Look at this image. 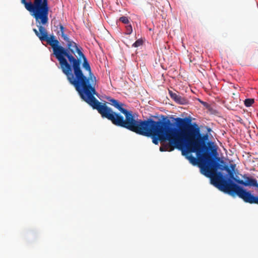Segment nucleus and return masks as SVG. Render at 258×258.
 Returning <instances> with one entry per match:
<instances>
[{"label":"nucleus","instance_id":"nucleus-1","mask_svg":"<svg viewBox=\"0 0 258 258\" xmlns=\"http://www.w3.org/2000/svg\"><path fill=\"white\" fill-rule=\"evenodd\" d=\"M106 99L125 116L124 118L105 104H102L96 110L103 118L110 120L114 125L140 135L151 137L155 145H158L159 141L162 143L167 141L168 144L160 146V151H172L177 149L192 164L198 162L201 164L204 159L208 158L207 154L201 156V153L204 151L203 140H208V136L201 134L199 127L196 124H191L189 118H175L174 120L178 127L177 128L173 127L167 116L162 115V119L158 120L152 118L140 119L136 117L133 111L123 108V103L110 97H106Z\"/></svg>","mask_w":258,"mask_h":258},{"label":"nucleus","instance_id":"nucleus-2","mask_svg":"<svg viewBox=\"0 0 258 258\" xmlns=\"http://www.w3.org/2000/svg\"><path fill=\"white\" fill-rule=\"evenodd\" d=\"M64 41L67 43V48L59 45L58 40L53 39L51 45L53 54L68 81L75 87L82 99L96 109L102 104L94 96L96 94V78L77 44L69 37Z\"/></svg>","mask_w":258,"mask_h":258},{"label":"nucleus","instance_id":"nucleus-3","mask_svg":"<svg viewBox=\"0 0 258 258\" xmlns=\"http://www.w3.org/2000/svg\"><path fill=\"white\" fill-rule=\"evenodd\" d=\"M207 140H203L204 146V151H202L201 156L204 154L208 155V158L204 159L201 164L198 162L193 165H198L201 173L206 176L211 178L212 183L221 190L229 194L232 196L235 195L242 199L245 203L251 204L257 203H253L252 200L254 198H257L258 196H254L249 191H247L242 187H241L236 183L233 182L230 179H226L224 178L223 174L220 172H217V169L226 170L229 174L230 177L234 179L233 171L235 168V164H230V169L227 165H223L218 163L214 158L212 153L214 152L210 151L209 147L206 144Z\"/></svg>","mask_w":258,"mask_h":258},{"label":"nucleus","instance_id":"nucleus-4","mask_svg":"<svg viewBox=\"0 0 258 258\" xmlns=\"http://www.w3.org/2000/svg\"><path fill=\"white\" fill-rule=\"evenodd\" d=\"M21 3L25 6V9L28 11L35 18L39 31L33 29L36 35L41 41H45L51 46L54 36H48L46 29L42 26L48 23L49 6L47 0H34L33 3L31 0H21Z\"/></svg>","mask_w":258,"mask_h":258},{"label":"nucleus","instance_id":"nucleus-5","mask_svg":"<svg viewBox=\"0 0 258 258\" xmlns=\"http://www.w3.org/2000/svg\"><path fill=\"white\" fill-rule=\"evenodd\" d=\"M244 180L235 178L234 181L237 184L244 185L245 186H253L255 187L258 190V183L255 178L248 177L246 174H244L242 176Z\"/></svg>","mask_w":258,"mask_h":258},{"label":"nucleus","instance_id":"nucleus-6","mask_svg":"<svg viewBox=\"0 0 258 258\" xmlns=\"http://www.w3.org/2000/svg\"><path fill=\"white\" fill-rule=\"evenodd\" d=\"M168 92L170 98L176 103L179 104H185L187 103V100L184 97L180 96L178 92H173L170 90Z\"/></svg>","mask_w":258,"mask_h":258},{"label":"nucleus","instance_id":"nucleus-7","mask_svg":"<svg viewBox=\"0 0 258 258\" xmlns=\"http://www.w3.org/2000/svg\"><path fill=\"white\" fill-rule=\"evenodd\" d=\"M54 31L58 36H61L64 40H68V36L64 34L66 28L59 23L58 25H54Z\"/></svg>","mask_w":258,"mask_h":258},{"label":"nucleus","instance_id":"nucleus-8","mask_svg":"<svg viewBox=\"0 0 258 258\" xmlns=\"http://www.w3.org/2000/svg\"><path fill=\"white\" fill-rule=\"evenodd\" d=\"M254 99L248 98L244 100V105L246 107H250L254 103Z\"/></svg>","mask_w":258,"mask_h":258},{"label":"nucleus","instance_id":"nucleus-9","mask_svg":"<svg viewBox=\"0 0 258 258\" xmlns=\"http://www.w3.org/2000/svg\"><path fill=\"white\" fill-rule=\"evenodd\" d=\"M143 44V41L141 39H138L135 43L132 45V47H138L142 46Z\"/></svg>","mask_w":258,"mask_h":258},{"label":"nucleus","instance_id":"nucleus-10","mask_svg":"<svg viewBox=\"0 0 258 258\" xmlns=\"http://www.w3.org/2000/svg\"><path fill=\"white\" fill-rule=\"evenodd\" d=\"M133 32V28L131 25H128L125 26V34L126 35L131 34Z\"/></svg>","mask_w":258,"mask_h":258},{"label":"nucleus","instance_id":"nucleus-11","mask_svg":"<svg viewBox=\"0 0 258 258\" xmlns=\"http://www.w3.org/2000/svg\"><path fill=\"white\" fill-rule=\"evenodd\" d=\"M119 21L124 24H128L129 23L128 19L127 17L122 16L119 18Z\"/></svg>","mask_w":258,"mask_h":258},{"label":"nucleus","instance_id":"nucleus-12","mask_svg":"<svg viewBox=\"0 0 258 258\" xmlns=\"http://www.w3.org/2000/svg\"><path fill=\"white\" fill-rule=\"evenodd\" d=\"M252 201L253 202V203H257V205H258V198H254L252 199Z\"/></svg>","mask_w":258,"mask_h":258},{"label":"nucleus","instance_id":"nucleus-13","mask_svg":"<svg viewBox=\"0 0 258 258\" xmlns=\"http://www.w3.org/2000/svg\"><path fill=\"white\" fill-rule=\"evenodd\" d=\"M216 159H217V161H218L220 160V158H219V157H217V158H216Z\"/></svg>","mask_w":258,"mask_h":258},{"label":"nucleus","instance_id":"nucleus-14","mask_svg":"<svg viewBox=\"0 0 258 258\" xmlns=\"http://www.w3.org/2000/svg\"><path fill=\"white\" fill-rule=\"evenodd\" d=\"M202 103L203 104H206V102H202Z\"/></svg>","mask_w":258,"mask_h":258}]
</instances>
